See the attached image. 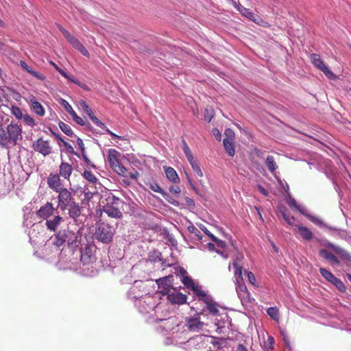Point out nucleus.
Segmentation results:
<instances>
[{
    "label": "nucleus",
    "mask_w": 351,
    "mask_h": 351,
    "mask_svg": "<svg viewBox=\"0 0 351 351\" xmlns=\"http://www.w3.org/2000/svg\"><path fill=\"white\" fill-rule=\"evenodd\" d=\"M21 127L11 122L7 126L0 124V145L10 148L19 144L23 138Z\"/></svg>",
    "instance_id": "f257e3e1"
},
{
    "label": "nucleus",
    "mask_w": 351,
    "mask_h": 351,
    "mask_svg": "<svg viewBox=\"0 0 351 351\" xmlns=\"http://www.w3.org/2000/svg\"><path fill=\"white\" fill-rule=\"evenodd\" d=\"M105 202H102L101 210L103 212L112 218L120 219L122 217L123 214L120 210V206L123 204V202L121 199L111 195L106 198Z\"/></svg>",
    "instance_id": "f03ea898"
},
{
    "label": "nucleus",
    "mask_w": 351,
    "mask_h": 351,
    "mask_svg": "<svg viewBox=\"0 0 351 351\" xmlns=\"http://www.w3.org/2000/svg\"><path fill=\"white\" fill-rule=\"evenodd\" d=\"M114 234V230L109 224L101 222L99 223L95 230V239L102 243H109L112 241Z\"/></svg>",
    "instance_id": "7ed1b4c3"
},
{
    "label": "nucleus",
    "mask_w": 351,
    "mask_h": 351,
    "mask_svg": "<svg viewBox=\"0 0 351 351\" xmlns=\"http://www.w3.org/2000/svg\"><path fill=\"white\" fill-rule=\"evenodd\" d=\"M77 236L69 230H61L54 235L53 245L57 247L62 246L66 242L71 245L77 241Z\"/></svg>",
    "instance_id": "20e7f679"
},
{
    "label": "nucleus",
    "mask_w": 351,
    "mask_h": 351,
    "mask_svg": "<svg viewBox=\"0 0 351 351\" xmlns=\"http://www.w3.org/2000/svg\"><path fill=\"white\" fill-rule=\"evenodd\" d=\"M120 154L114 149H110L108 154V162L114 172L121 176H127L128 171L119 162Z\"/></svg>",
    "instance_id": "39448f33"
},
{
    "label": "nucleus",
    "mask_w": 351,
    "mask_h": 351,
    "mask_svg": "<svg viewBox=\"0 0 351 351\" xmlns=\"http://www.w3.org/2000/svg\"><path fill=\"white\" fill-rule=\"evenodd\" d=\"M184 345L188 351H205L206 343L203 335H197L190 338Z\"/></svg>",
    "instance_id": "423d86ee"
},
{
    "label": "nucleus",
    "mask_w": 351,
    "mask_h": 351,
    "mask_svg": "<svg viewBox=\"0 0 351 351\" xmlns=\"http://www.w3.org/2000/svg\"><path fill=\"white\" fill-rule=\"evenodd\" d=\"M310 59L313 64L321 70L328 78L330 80L336 78L335 75L326 65L319 54L312 53L310 56Z\"/></svg>",
    "instance_id": "0eeeda50"
},
{
    "label": "nucleus",
    "mask_w": 351,
    "mask_h": 351,
    "mask_svg": "<svg viewBox=\"0 0 351 351\" xmlns=\"http://www.w3.org/2000/svg\"><path fill=\"white\" fill-rule=\"evenodd\" d=\"M32 147L34 151L39 152L43 156H46L51 153L52 147L50 141L45 140L43 137L38 138L33 142Z\"/></svg>",
    "instance_id": "6e6552de"
},
{
    "label": "nucleus",
    "mask_w": 351,
    "mask_h": 351,
    "mask_svg": "<svg viewBox=\"0 0 351 351\" xmlns=\"http://www.w3.org/2000/svg\"><path fill=\"white\" fill-rule=\"evenodd\" d=\"M56 193H58V206L62 210H65L72 202V193L66 188H64Z\"/></svg>",
    "instance_id": "1a4fd4ad"
},
{
    "label": "nucleus",
    "mask_w": 351,
    "mask_h": 351,
    "mask_svg": "<svg viewBox=\"0 0 351 351\" xmlns=\"http://www.w3.org/2000/svg\"><path fill=\"white\" fill-rule=\"evenodd\" d=\"M319 272L321 275L328 282L334 285L336 288L341 292H345L346 288L343 282L335 277L329 270L325 268H319Z\"/></svg>",
    "instance_id": "9d476101"
},
{
    "label": "nucleus",
    "mask_w": 351,
    "mask_h": 351,
    "mask_svg": "<svg viewBox=\"0 0 351 351\" xmlns=\"http://www.w3.org/2000/svg\"><path fill=\"white\" fill-rule=\"evenodd\" d=\"M236 290L239 298L241 302L244 303H252L254 299L251 297L250 293L248 291L245 284L237 279Z\"/></svg>",
    "instance_id": "9b49d317"
},
{
    "label": "nucleus",
    "mask_w": 351,
    "mask_h": 351,
    "mask_svg": "<svg viewBox=\"0 0 351 351\" xmlns=\"http://www.w3.org/2000/svg\"><path fill=\"white\" fill-rule=\"evenodd\" d=\"M47 183L50 189L54 192H57L64 189L63 182L61 176L58 173H51L47 179Z\"/></svg>",
    "instance_id": "f8f14e48"
},
{
    "label": "nucleus",
    "mask_w": 351,
    "mask_h": 351,
    "mask_svg": "<svg viewBox=\"0 0 351 351\" xmlns=\"http://www.w3.org/2000/svg\"><path fill=\"white\" fill-rule=\"evenodd\" d=\"M94 248L93 246L87 245L82 250L80 261L84 265H89L95 261Z\"/></svg>",
    "instance_id": "ddd939ff"
},
{
    "label": "nucleus",
    "mask_w": 351,
    "mask_h": 351,
    "mask_svg": "<svg viewBox=\"0 0 351 351\" xmlns=\"http://www.w3.org/2000/svg\"><path fill=\"white\" fill-rule=\"evenodd\" d=\"M172 278L173 276H168L156 280L158 289H160L159 292L162 295H167L171 291V278Z\"/></svg>",
    "instance_id": "4468645a"
},
{
    "label": "nucleus",
    "mask_w": 351,
    "mask_h": 351,
    "mask_svg": "<svg viewBox=\"0 0 351 351\" xmlns=\"http://www.w3.org/2000/svg\"><path fill=\"white\" fill-rule=\"evenodd\" d=\"M324 245L332 249L342 261L351 263V254L344 249L330 242H327Z\"/></svg>",
    "instance_id": "2eb2a0df"
},
{
    "label": "nucleus",
    "mask_w": 351,
    "mask_h": 351,
    "mask_svg": "<svg viewBox=\"0 0 351 351\" xmlns=\"http://www.w3.org/2000/svg\"><path fill=\"white\" fill-rule=\"evenodd\" d=\"M167 299L171 304H183L186 302L187 296L173 289V291L167 294Z\"/></svg>",
    "instance_id": "dca6fc26"
},
{
    "label": "nucleus",
    "mask_w": 351,
    "mask_h": 351,
    "mask_svg": "<svg viewBox=\"0 0 351 351\" xmlns=\"http://www.w3.org/2000/svg\"><path fill=\"white\" fill-rule=\"evenodd\" d=\"M54 208L52 203L47 202L43 206L36 212V215L39 218L47 219L53 213Z\"/></svg>",
    "instance_id": "f3484780"
},
{
    "label": "nucleus",
    "mask_w": 351,
    "mask_h": 351,
    "mask_svg": "<svg viewBox=\"0 0 351 351\" xmlns=\"http://www.w3.org/2000/svg\"><path fill=\"white\" fill-rule=\"evenodd\" d=\"M62 105L64 106L66 111L72 117L74 121L80 125H86V121L76 114L71 106L66 100L62 99Z\"/></svg>",
    "instance_id": "a211bd4d"
},
{
    "label": "nucleus",
    "mask_w": 351,
    "mask_h": 351,
    "mask_svg": "<svg viewBox=\"0 0 351 351\" xmlns=\"http://www.w3.org/2000/svg\"><path fill=\"white\" fill-rule=\"evenodd\" d=\"M186 326L190 331L199 332L203 328L204 323L199 317H192L186 320Z\"/></svg>",
    "instance_id": "6ab92c4d"
},
{
    "label": "nucleus",
    "mask_w": 351,
    "mask_h": 351,
    "mask_svg": "<svg viewBox=\"0 0 351 351\" xmlns=\"http://www.w3.org/2000/svg\"><path fill=\"white\" fill-rule=\"evenodd\" d=\"M72 172V166L69 162L62 161L59 167L58 175L63 178V179L70 181Z\"/></svg>",
    "instance_id": "aec40b11"
},
{
    "label": "nucleus",
    "mask_w": 351,
    "mask_h": 351,
    "mask_svg": "<svg viewBox=\"0 0 351 351\" xmlns=\"http://www.w3.org/2000/svg\"><path fill=\"white\" fill-rule=\"evenodd\" d=\"M295 227L302 239L306 241H310L313 239V232L306 227L300 224L295 225Z\"/></svg>",
    "instance_id": "412c9836"
},
{
    "label": "nucleus",
    "mask_w": 351,
    "mask_h": 351,
    "mask_svg": "<svg viewBox=\"0 0 351 351\" xmlns=\"http://www.w3.org/2000/svg\"><path fill=\"white\" fill-rule=\"evenodd\" d=\"M69 215L71 218L75 221L80 217L81 214L82 208L80 206L78 203L72 202L69 206Z\"/></svg>",
    "instance_id": "4be33fe9"
},
{
    "label": "nucleus",
    "mask_w": 351,
    "mask_h": 351,
    "mask_svg": "<svg viewBox=\"0 0 351 351\" xmlns=\"http://www.w3.org/2000/svg\"><path fill=\"white\" fill-rule=\"evenodd\" d=\"M62 221H63V218L57 215L52 219L47 220L45 224L48 230L55 232Z\"/></svg>",
    "instance_id": "5701e85b"
},
{
    "label": "nucleus",
    "mask_w": 351,
    "mask_h": 351,
    "mask_svg": "<svg viewBox=\"0 0 351 351\" xmlns=\"http://www.w3.org/2000/svg\"><path fill=\"white\" fill-rule=\"evenodd\" d=\"M69 43H71L73 47L78 50L82 55L86 57H89V52L77 38L73 36L71 40H69Z\"/></svg>",
    "instance_id": "b1692460"
},
{
    "label": "nucleus",
    "mask_w": 351,
    "mask_h": 351,
    "mask_svg": "<svg viewBox=\"0 0 351 351\" xmlns=\"http://www.w3.org/2000/svg\"><path fill=\"white\" fill-rule=\"evenodd\" d=\"M319 254L321 257L326 260L330 261V262L335 263L336 265L339 264V261L338 258L336 256H335L332 253L328 251L327 250L321 249L319 251Z\"/></svg>",
    "instance_id": "393cba45"
},
{
    "label": "nucleus",
    "mask_w": 351,
    "mask_h": 351,
    "mask_svg": "<svg viewBox=\"0 0 351 351\" xmlns=\"http://www.w3.org/2000/svg\"><path fill=\"white\" fill-rule=\"evenodd\" d=\"M31 108L40 117H43L45 114V109L40 102L36 101L34 97L31 100Z\"/></svg>",
    "instance_id": "a878e982"
},
{
    "label": "nucleus",
    "mask_w": 351,
    "mask_h": 351,
    "mask_svg": "<svg viewBox=\"0 0 351 351\" xmlns=\"http://www.w3.org/2000/svg\"><path fill=\"white\" fill-rule=\"evenodd\" d=\"M165 171L166 176L169 181L173 183H178L180 182L178 175L173 168L171 167H165Z\"/></svg>",
    "instance_id": "bb28decb"
},
{
    "label": "nucleus",
    "mask_w": 351,
    "mask_h": 351,
    "mask_svg": "<svg viewBox=\"0 0 351 351\" xmlns=\"http://www.w3.org/2000/svg\"><path fill=\"white\" fill-rule=\"evenodd\" d=\"M241 9L240 10V12L243 16L255 22L256 23H259V21H261V19L258 16L250 11L249 9L244 8L243 5H241Z\"/></svg>",
    "instance_id": "cd10ccee"
},
{
    "label": "nucleus",
    "mask_w": 351,
    "mask_h": 351,
    "mask_svg": "<svg viewBox=\"0 0 351 351\" xmlns=\"http://www.w3.org/2000/svg\"><path fill=\"white\" fill-rule=\"evenodd\" d=\"M242 258V255L237 256L236 260L232 263L233 267L234 268V273L235 275L236 281H237V279H239V280L243 281L242 267L238 263V261Z\"/></svg>",
    "instance_id": "c85d7f7f"
},
{
    "label": "nucleus",
    "mask_w": 351,
    "mask_h": 351,
    "mask_svg": "<svg viewBox=\"0 0 351 351\" xmlns=\"http://www.w3.org/2000/svg\"><path fill=\"white\" fill-rule=\"evenodd\" d=\"M206 304V308L209 311V313L213 315H219V304L215 302L212 298H210L209 300H207V302H205Z\"/></svg>",
    "instance_id": "c756f323"
},
{
    "label": "nucleus",
    "mask_w": 351,
    "mask_h": 351,
    "mask_svg": "<svg viewBox=\"0 0 351 351\" xmlns=\"http://www.w3.org/2000/svg\"><path fill=\"white\" fill-rule=\"evenodd\" d=\"M192 291L198 298L199 300H201L204 303L211 298L210 296L208 295L204 291L202 290L200 287L198 285H196L195 287L192 289Z\"/></svg>",
    "instance_id": "7c9ffc66"
},
{
    "label": "nucleus",
    "mask_w": 351,
    "mask_h": 351,
    "mask_svg": "<svg viewBox=\"0 0 351 351\" xmlns=\"http://www.w3.org/2000/svg\"><path fill=\"white\" fill-rule=\"evenodd\" d=\"M223 144L227 154L230 156H233L235 154V146L234 141L223 139Z\"/></svg>",
    "instance_id": "2f4dec72"
},
{
    "label": "nucleus",
    "mask_w": 351,
    "mask_h": 351,
    "mask_svg": "<svg viewBox=\"0 0 351 351\" xmlns=\"http://www.w3.org/2000/svg\"><path fill=\"white\" fill-rule=\"evenodd\" d=\"M265 165L271 173H274L278 169L277 163L273 156H267Z\"/></svg>",
    "instance_id": "473e14b6"
},
{
    "label": "nucleus",
    "mask_w": 351,
    "mask_h": 351,
    "mask_svg": "<svg viewBox=\"0 0 351 351\" xmlns=\"http://www.w3.org/2000/svg\"><path fill=\"white\" fill-rule=\"evenodd\" d=\"M82 176L91 184H96L98 181V179L91 171L85 170L82 173Z\"/></svg>",
    "instance_id": "72a5a7b5"
},
{
    "label": "nucleus",
    "mask_w": 351,
    "mask_h": 351,
    "mask_svg": "<svg viewBox=\"0 0 351 351\" xmlns=\"http://www.w3.org/2000/svg\"><path fill=\"white\" fill-rule=\"evenodd\" d=\"M182 149H183V152H184L188 161H191V160L195 159V158L193 157V155L189 147L188 146L186 142L185 141V140L182 139Z\"/></svg>",
    "instance_id": "f704fd0d"
},
{
    "label": "nucleus",
    "mask_w": 351,
    "mask_h": 351,
    "mask_svg": "<svg viewBox=\"0 0 351 351\" xmlns=\"http://www.w3.org/2000/svg\"><path fill=\"white\" fill-rule=\"evenodd\" d=\"M60 129L67 136H72L74 133L71 127L63 121H60L58 123Z\"/></svg>",
    "instance_id": "c9c22d12"
},
{
    "label": "nucleus",
    "mask_w": 351,
    "mask_h": 351,
    "mask_svg": "<svg viewBox=\"0 0 351 351\" xmlns=\"http://www.w3.org/2000/svg\"><path fill=\"white\" fill-rule=\"evenodd\" d=\"M267 314L269 317L275 321H278L279 319V311L276 307H269L267 310Z\"/></svg>",
    "instance_id": "e433bc0d"
},
{
    "label": "nucleus",
    "mask_w": 351,
    "mask_h": 351,
    "mask_svg": "<svg viewBox=\"0 0 351 351\" xmlns=\"http://www.w3.org/2000/svg\"><path fill=\"white\" fill-rule=\"evenodd\" d=\"M189 162L190 165H191L192 169H193V171L196 173V174L199 177H202L203 176V172L201 170V168H200L199 165H198L197 161L195 159H193V160H192L191 161H189Z\"/></svg>",
    "instance_id": "4c0bfd02"
},
{
    "label": "nucleus",
    "mask_w": 351,
    "mask_h": 351,
    "mask_svg": "<svg viewBox=\"0 0 351 351\" xmlns=\"http://www.w3.org/2000/svg\"><path fill=\"white\" fill-rule=\"evenodd\" d=\"M182 282L188 288L191 289V290L195 287L196 285L194 283L193 279L188 276H185L182 279Z\"/></svg>",
    "instance_id": "58836bf2"
},
{
    "label": "nucleus",
    "mask_w": 351,
    "mask_h": 351,
    "mask_svg": "<svg viewBox=\"0 0 351 351\" xmlns=\"http://www.w3.org/2000/svg\"><path fill=\"white\" fill-rule=\"evenodd\" d=\"M214 117V110L212 108H207L205 109L204 118L207 122H210Z\"/></svg>",
    "instance_id": "ea45409f"
},
{
    "label": "nucleus",
    "mask_w": 351,
    "mask_h": 351,
    "mask_svg": "<svg viewBox=\"0 0 351 351\" xmlns=\"http://www.w3.org/2000/svg\"><path fill=\"white\" fill-rule=\"evenodd\" d=\"M23 122L31 127H34L36 125L35 121L30 115L28 114H25L23 117Z\"/></svg>",
    "instance_id": "a19ab883"
},
{
    "label": "nucleus",
    "mask_w": 351,
    "mask_h": 351,
    "mask_svg": "<svg viewBox=\"0 0 351 351\" xmlns=\"http://www.w3.org/2000/svg\"><path fill=\"white\" fill-rule=\"evenodd\" d=\"M291 205L292 206H293L294 208H295V209H297V210H298L300 213H302V215H306V216H307V215L305 213L304 210L300 208V206L299 205H298V204H297V202H295V199H293V200L291 202ZM308 219H309L311 221H313V222H315V218H314V217H311V216H309V215H308Z\"/></svg>",
    "instance_id": "79ce46f5"
},
{
    "label": "nucleus",
    "mask_w": 351,
    "mask_h": 351,
    "mask_svg": "<svg viewBox=\"0 0 351 351\" xmlns=\"http://www.w3.org/2000/svg\"><path fill=\"white\" fill-rule=\"evenodd\" d=\"M80 105L84 111V112H86L88 115V117H90L93 113L92 110L89 108L86 101H85L84 100H81L80 101Z\"/></svg>",
    "instance_id": "37998d69"
},
{
    "label": "nucleus",
    "mask_w": 351,
    "mask_h": 351,
    "mask_svg": "<svg viewBox=\"0 0 351 351\" xmlns=\"http://www.w3.org/2000/svg\"><path fill=\"white\" fill-rule=\"evenodd\" d=\"M90 119L93 121V123L99 128L104 129L106 128V125L104 123H102L99 119H97L94 114L93 113L90 117Z\"/></svg>",
    "instance_id": "c03bdc74"
},
{
    "label": "nucleus",
    "mask_w": 351,
    "mask_h": 351,
    "mask_svg": "<svg viewBox=\"0 0 351 351\" xmlns=\"http://www.w3.org/2000/svg\"><path fill=\"white\" fill-rule=\"evenodd\" d=\"M147 185L154 191L162 193L163 190L160 188V186L155 182H149L147 184Z\"/></svg>",
    "instance_id": "a18cd8bd"
},
{
    "label": "nucleus",
    "mask_w": 351,
    "mask_h": 351,
    "mask_svg": "<svg viewBox=\"0 0 351 351\" xmlns=\"http://www.w3.org/2000/svg\"><path fill=\"white\" fill-rule=\"evenodd\" d=\"M12 114L19 119H21L24 114H23L21 110L17 106L12 108Z\"/></svg>",
    "instance_id": "49530a36"
},
{
    "label": "nucleus",
    "mask_w": 351,
    "mask_h": 351,
    "mask_svg": "<svg viewBox=\"0 0 351 351\" xmlns=\"http://www.w3.org/2000/svg\"><path fill=\"white\" fill-rule=\"evenodd\" d=\"M282 216L285 221L289 224V225H293L294 222V217H289L284 210L281 211Z\"/></svg>",
    "instance_id": "de8ad7c7"
},
{
    "label": "nucleus",
    "mask_w": 351,
    "mask_h": 351,
    "mask_svg": "<svg viewBox=\"0 0 351 351\" xmlns=\"http://www.w3.org/2000/svg\"><path fill=\"white\" fill-rule=\"evenodd\" d=\"M161 195L164 199H165L168 202L171 203V204H178V202L173 199V198L169 195V193L165 192V191L162 192Z\"/></svg>",
    "instance_id": "09e8293b"
},
{
    "label": "nucleus",
    "mask_w": 351,
    "mask_h": 351,
    "mask_svg": "<svg viewBox=\"0 0 351 351\" xmlns=\"http://www.w3.org/2000/svg\"><path fill=\"white\" fill-rule=\"evenodd\" d=\"M247 275L249 282L254 287H258V285L256 284V277L252 271H247Z\"/></svg>",
    "instance_id": "8fccbe9b"
},
{
    "label": "nucleus",
    "mask_w": 351,
    "mask_h": 351,
    "mask_svg": "<svg viewBox=\"0 0 351 351\" xmlns=\"http://www.w3.org/2000/svg\"><path fill=\"white\" fill-rule=\"evenodd\" d=\"M60 31L62 33L63 36L67 40L68 42L74 36L68 30L65 29L62 27H59Z\"/></svg>",
    "instance_id": "3c124183"
},
{
    "label": "nucleus",
    "mask_w": 351,
    "mask_h": 351,
    "mask_svg": "<svg viewBox=\"0 0 351 351\" xmlns=\"http://www.w3.org/2000/svg\"><path fill=\"white\" fill-rule=\"evenodd\" d=\"M224 134L226 138L224 139H228L230 141H234V132L232 130L228 128L225 130Z\"/></svg>",
    "instance_id": "603ef678"
},
{
    "label": "nucleus",
    "mask_w": 351,
    "mask_h": 351,
    "mask_svg": "<svg viewBox=\"0 0 351 351\" xmlns=\"http://www.w3.org/2000/svg\"><path fill=\"white\" fill-rule=\"evenodd\" d=\"M29 73L31 74L32 76L35 77L36 78L40 80L43 81V80H45V75H43V73H38V72H36L33 69L29 71Z\"/></svg>",
    "instance_id": "864d4df0"
},
{
    "label": "nucleus",
    "mask_w": 351,
    "mask_h": 351,
    "mask_svg": "<svg viewBox=\"0 0 351 351\" xmlns=\"http://www.w3.org/2000/svg\"><path fill=\"white\" fill-rule=\"evenodd\" d=\"M77 144L79 146V147L80 148L82 154H84V152H85V147H84V142L79 137L77 138Z\"/></svg>",
    "instance_id": "5fc2aeb1"
},
{
    "label": "nucleus",
    "mask_w": 351,
    "mask_h": 351,
    "mask_svg": "<svg viewBox=\"0 0 351 351\" xmlns=\"http://www.w3.org/2000/svg\"><path fill=\"white\" fill-rule=\"evenodd\" d=\"M213 134L215 136L217 140L221 141V134L217 128H213L212 130Z\"/></svg>",
    "instance_id": "6e6d98bb"
},
{
    "label": "nucleus",
    "mask_w": 351,
    "mask_h": 351,
    "mask_svg": "<svg viewBox=\"0 0 351 351\" xmlns=\"http://www.w3.org/2000/svg\"><path fill=\"white\" fill-rule=\"evenodd\" d=\"M169 191L173 194H178L180 193V189L178 186H171L169 187Z\"/></svg>",
    "instance_id": "4d7b16f0"
},
{
    "label": "nucleus",
    "mask_w": 351,
    "mask_h": 351,
    "mask_svg": "<svg viewBox=\"0 0 351 351\" xmlns=\"http://www.w3.org/2000/svg\"><path fill=\"white\" fill-rule=\"evenodd\" d=\"M188 230L190 232L195 233L197 237H199L200 232L194 226H189Z\"/></svg>",
    "instance_id": "13d9d810"
},
{
    "label": "nucleus",
    "mask_w": 351,
    "mask_h": 351,
    "mask_svg": "<svg viewBox=\"0 0 351 351\" xmlns=\"http://www.w3.org/2000/svg\"><path fill=\"white\" fill-rule=\"evenodd\" d=\"M20 65L22 66L23 69H24L27 72L29 73V71L32 70V69L25 62L21 60L20 61Z\"/></svg>",
    "instance_id": "bf43d9fd"
},
{
    "label": "nucleus",
    "mask_w": 351,
    "mask_h": 351,
    "mask_svg": "<svg viewBox=\"0 0 351 351\" xmlns=\"http://www.w3.org/2000/svg\"><path fill=\"white\" fill-rule=\"evenodd\" d=\"M126 175H127L126 177H130L132 180H136L137 178L139 176V173L137 171H135V172H133V173H130L129 175H128L126 173Z\"/></svg>",
    "instance_id": "052dcab7"
},
{
    "label": "nucleus",
    "mask_w": 351,
    "mask_h": 351,
    "mask_svg": "<svg viewBox=\"0 0 351 351\" xmlns=\"http://www.w3.org/2000/svg\"><path fill=\"white\" fill-rule=\"evenodd\" d=\"M104 130H106V132L109 134L112 137H114V138H121V136L117 135L116 134L113 133L112 132H111L108 128H107L106 127V128H104Z\"/></svg>",
    "instance_id": "680f3d73"
},
{
    "label": "nucleus",
    "mask_w": 351,
    "mask_h": 351,
    "mask_svg": "<svg viewBox=\"0 0 351 351\" xmlns=\"http://www.w3.org/2000/svg\"><path fill=\"white\" fill-rule=\"evenodd\" d=\"M258 191L263 194L265 196H267L268 195V192L261 185H258Z\"/></svg>",
    "instance_id": "e2e57ef3"
},
{
    "label": "nucleus",
    "mask_w": 351,
    "mask_h": 351,
    "mask_svg": "<svg viewBox=\"0 0 351 351\" xmlns=\"http://www.w3.org/2000/svg\"><path fill=\"white\" fill-rule=\"evenodd\" d=\"M217 246L220 247H224L226 246V242L217 239V241H215Z\"/></svg>",
    "instance_id": "0e129e2a"
},
{
    "label": "nucleus",
    "mask_w": 351,
    "mask_h": 351,
    "mask_svg": "<svg viewBox=\"0 0 351 351\" xmlns=\"http://www.w3.org/2000/svg\"><path fill=\"white\" fill-rule=\"evenodd\" d=\"M57 71L65 78H69V75L62 69H60L59 67H57Z\"/></svg>",
    "instance_id": "69168bd1"
},
{
    "label": "nucleus",
    "mask_w": 351,
    "mask_h": 351,
    "mask_svg": "<svg viewBox=\"0 0 351 351\" xmlns=\"http://www.w3.org/2000/svg\"><path fill=\"white\" fill-rule=\"evenodd\" d=\"M236 351H247V350L243 344H239Z\"/></svg>",
    "instance_id": "338daca9"
},
{
    "label": "nucleus",
    "mask_w": 351,
    "mask_h": 351,
    "mask_svg": "<svg viewBox=\"0 0 351 351\" xmlns=\"http://www.w3.org/2000/svg\"><path fill=\"white\" fill-rule=\"evenodd\" d=\"M82 157H83L84 160L86 163L89 164V163L90 162V160L88 159V158L86 156V155L85 152H84V154H82Z\"/></svg>",
    "instance_id": "774afa93"
}]
</instances>
